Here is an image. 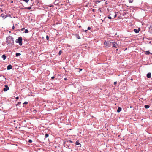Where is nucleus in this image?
I'll use <instances>...</instances> for the list:
<instances>
[{"mask_svg": "<svg viewBox=\"0 0 152 152\" xmlns=\"http://www.w3.org/2000/svg\"><path fill=\"white\" fill-rule=\"evenodd\" d=\"M6 42L9 46H12L14 45V39L12 36H9L6 38Z\"/></svg>", "mask_w": 152, "mask_h": 152, "instance_id": "nucleus-1", "label": "nucleus"}, {"mask_svg": "<svg viewBox=\"0 0 152 152\" xmlns=\"http://www.w3.org/2000/svg\"><path fill=\"white\" fill-rule=\"evenodd\" d=\"M22 37H18V39H17L16 40L15 42L17 43H18L19 44V45L20 46H21L22 45Z\"/></svg>", "mask_w": 152, "mask_h": 152, "instance_id": "nucleus-2", "label": "nucleus"}, {"mask_svg": "<svg viewBox=\"0 0 152 152\" xmlns=\"http://www.w3.org/2000/svg\"><path fill=\"white\" fill-rule=\"evenodd\" d=\"M112 42L110 41H105L104 42V44L106 46L110 47L111 45Z\"/></svg>", "mask_w": 152, "mask_h": 152, "instance_id": "nucleus-3", "label": "nucleus"}, {"mask_svg": "<svg viewBox=\"0 0 152 152\" xmlns=\"http://www.w3.org/2000/svg\"><path fill=\"white\" fill-rule=\"evenodd\" d=\"M9 87L7 85H5V88H4L3 89V91H6L7 90H9Z\"/></svg>", "mask_w": 152, "mask_h": 152, "instance_id": "nucleus-4", "label": "nucleus"}, {"mask_svg": "<svg viewBox=\"0 0 152 152\" xmlns=\"http://www.w3.org/2000/svg\"><path fill=\"white\" fill-rule=\"evenodd\" d=\"M111 43L113 44V47L114 48H117L118 47V45L115 42H112Z\"/></svg>", "mask_w": 152, "mask_h": 152, "instance_id": "nucleus-5", "label": "nucleus"}, {"mask_svg": "<svg viewBox=\"0 0 152 152\" xmlns=\"http://www.w3.org/2000/svg\"><path fill=\"white\" fill-rule=\"evenodd\" d=\"M65 145L64 146L66 147V148H69L70 147L69 145L68 144V142H67L65 141L63 143Z\"/></svg>", "mask_w": 152, "mask_h": 152, "instance_id": "nucleus-6", "label": "nucleus"}, {"mask_svg": "<svg viewBox=\"0 0 152 152\" xmlns=\"http://www.w3.org/2000/svg\"><path fill=\"white\" fill-rule=\"evenodd\" d=\"M140 28H139L137 29H134V32L136 33H138L139 31H140Z\"/></svg>", "mask_w": 152, "mask_h": 152, "instance_id": "nucleus-7", "label": "nucleus"}, {"mask_svg": "<svg viewBox=\"0 0 152 152\" xmlns=\"http://www.w3.org/2000/svg\"><path fill=\"white\" fill-rule=\"evenodd\" d=\"M12 68V66L11 64L9 65L7 68L8 70H9L11 69Z\"/></svg>", "mask_w": 152, "mask_h": 152, "instance_id": "nucleus-8", "label": "nucleus"}, {"mask_svg": "<svg viewBox=\"0 0 152 152\" xmlns=\"http://www.w3.org/2000/svg\"><path fill=\"white\" fill-rule=\"evenodd\" d=\"M147 77L148 78H150L151 77V74L150 72H149L147 74Z\"/></svg>", "mask_w": 152, "mask_h": 152, "instance_id": "nucleus-9", "label": "nucleus"}, {"mask_svg": "<svg viewBox=\"0 0 152 152\" xmlns=\"http://www.w3.org/2000/svg\"><path fill=\"white\" fill-rule=\"evenodd\" d=\"M121 107H119L118 108V109L117 110V112L118 113H119L120 111H121Z\"/></svg>", "mask_w": 152, "mask_h": 152, "instance_id": "nucleus-10", "label": "nucleus"}, {"mask_svg": "<svg viewBox=\"0 0 152 152\" xmlns=\"http://www.w3.org/2000/svg\"><path fill=\"white\" fill-rule=\"evenodd\" d=\"M31 6L30 7H25L24 8V9L26 10H30L31 9Z\"/></svg>", "mask_w": 152, "mask_h": 152, "instance_id": "nucleus-11", "label": "nucleus"}, {"mask_svg": "<svg viewBox=\"0 0 152 152\" xmlns=\"http://www.w3.org/2000/svg\"><path fill=\"white\" fill-rule=\"evenodd\" d=\"M2 58L3 60H4L6 59V56L5 54H4L2 56Z\"/></svg>", "mask_w": 152, "mask_h": 152, "instance_id": "nucleus-12", "label": "nucleus"}, {"mask_svg": "<svg viewBox=\"0 0 152 152\" xmlns=\"http://www.w3.org/2000/svg\"><path fill=\"white\" fill-rule=\"evenodd\" d=\"M150 54H152V53H150V52L149 51H147L145 52V54L146 55H149Z\"/></svg>", "mask_w": 152, "mask_h": 152, "instance_id": "nucleus-13", "label": "nucleus"}, {"mask_svg": "<svg viewBox=\"0 0 152 152\" xmlns=\"http://www.w3.org/2000/svg\"><path fill=\"white\" fill-rule=\"evenodd\" d=\"M76 144L77 145H80V147L81 146V144L79 142V141L78 140L76 142Z\"/></svg>", "mask_w": 152, "mask_h": 152, "instance_id": "nucleus-14", "label": "nucleus"}, {"mask_svg": "<svg viewBox=\"0 0 152 152\" xmlns=\"http://www.w3.org/2000/svg\"><path fill=\"white\" fill-rule=\"evenodd\" d=\"M75 34V35L76 38L78 39H80V37L79 36L78 34Z\"/></svg>", "mask_w": 152, "mask_h": 152, "instance_id": "nucleus-15", "label": "nucleus"}, {"mask_svg": "<svg viewBox=\"0 0 152 152\" xmlns=\"http://www.w3.org/2000/svg\"><path fill=\"white\" fill-rule=\"evenodd\" d=\"M150 107V106L148 105V104H146V105H145V107L146 108V109H148V108H149V107Z\"/></svg>", "mask_w": 152, "mask_h": 152, "instance_id": "nucleus-16", "label": "nucleus"}, {"mask_svg": "<svg viewBox=\"0 0 152 152\" xmlns=\"http://www.w3.org/2000/svg\"><path fill=\"white\" fill-rule=\"evenodd\" d=\"M149 29L150 30L151 33H152V26H150L149 27Z\"/></svg>", "mask_w": 152, "mask_h": 152, "instance_id": "nucleus-17", "label": "nucleus"}, {"mask_svg": "<svg viewBox=\"0 0 152 152\" xmlns=\"http://www.w3.org/2000/svg\"><path fill=\"white\" fill-rule=\"evenodd\" d=\"M1 16L3 18H6V16H5L4 15V14H1Z\"/></svg>", "mask_w": 152, "mask_h": 152, "instance_id": "nucleus-18", "label": "nucleus"}, {"mask_svg": "<svg viewBox=\"0 0 152 152\" xmlns=\"http://www.w3.org/2000/svg\"><path fill=\"white\" fill-rule=\"evenodd\" d=\"M21 55L20 53H17L16 54V56L18 57Z\"/></svg>", "mask_w": 152, "mask_h": 152, "instance_id": "nucleus-19", "label": "nucleus"}, {"mask_svg": "<svg viewBox=\"0 0 152 152\" xmlns=\"http://www.w3.org/2000/svg\"><path fill=\"white\" fill-rule=\"evenodd\" d=\"M65 141H66L67 142H71V143H72L73 142L71 140H66Z\"/></svg>", "mask_w": 152, "mask_h": 152, "instance_id": "nucleus-20", "label": "nucleus"}, {"mask_svg": "<svg viewBox=\"0 0 152 152\" xmlns=\"http://www.w3.org/2000/svg\"><path fill=\"white\" fill-rule=\"evenodd\" d=\"M28 29H26L25 30L24 32L25 33H27L28 32Z\"/></svg>", "mask_w": 152, "mask_h": 152, "instance_id": "nucleus-21", "label": "nucleus"}, {"mask_svg": "<svg viewBox=\"0 0 152 152\" xmlns=\"http://www.w3.org/2000/svg\"><path fill=\"white\" fill-rule=\"evenodd\" d=\"M56 1H57L56 3L55 4V5H57L60 2V0H56Z\"/></svg>", "mask_w": 152, "mask_h": 152, "instance_id": "nucleus-22", "label": "nucleus"}, {"mask_svg": "<svg viewBox=\"0 0 152 152\" xmlns=\"http://www.w3.org/2000/svg\"><path fill=\"white\" fill-rule=\"evenodd\" d=\"M62 53V51L61 50H60L58 53V54L59 55H60Z\"/></svg>", "mask_w": 152, "mask_h": 152, "instance_id": "nucleus-23", "label": "nucleus"}, {"mask_svg": "<svg viewBox=\"0 0 152 152\" xmlns=\"http://www.w3.org/2000/svg\"><path fill=\"white\" fill-rule=\"evenodd\" d=\"M29 0H23V1H25L26 3L28 2L29 1Z\"/></svg>", "mask_w": 152, "mask_h": 152, "instance_id": "nucleus-24", "label": "nucleus"}, {"mask_svg": "<svg viewBox=\"0 0 152 152\" xmlns=\"http://www.w3.org/2000/svg\"><path fill=\"white\" fill-rule=\"evenodd\" d=\"M48 134H46L45 135V138H46L47 137H48Z\"/></svg>", "mask_w": 152, "mask_h": 152, "instance_id": "nucleus-25", "label": "nucleus"}, {"mask_svg": "<svg viewBox=\"0 0 152 152\" xmlns=\"http://www.w3.org/2000/svg\"><path fill=\"white\" fill-rule=\"evenodd\" d=\"M28 142L30 143H31L32 142V141L31 139H29L28 141Z\"/></svg>", "mask_w": 152, "mask_h": 152, "instance_id": "nucleus-26", "label": "nucleus"}, {"mask_svg": "<svg viewBox=\"0 0 152 152\" xmlns=\"http://www.w3.org/2000/svg\"><path fill=\"white\" fill-rule=\"evenodd\" d=\"M46 38L47 40H48L49 39V36L48 35H47L46 36Z\"/></svg>", "mask_w": 152, "mask_h": 152, "instance_id": "nucleus-27", "label": "nucleus"}, {"mask_svg": "<svg viewBox=\"0 0 152 152\" xmlns=\"http://www.w3.org/2000/svg\"><path fill=\"white\" fill-rule=\"evenodd\" d=\"M28 103V102H26V101H25V102L23 104H27Z\"/></svg>", "mask_w": 152, "mask_h": 152, "instance_id": "nucleus-28", "label": "nucleus"}, {"mask_svg": "<svg viewBox=\"0 0 152 152\" xmlns=\"http://www.w3.org/2000/svg\"><path fill=\"white\" fill-rule=\"evenodd\" d=\"M21 102H18V103L17 104L16 106H17V105L20 104H21Z\"/></svg>", "mask_w": 152, "mask_h": 152, "instance_id": "nucleus-29", "label": "nucleus"}, {"mask_svg": "<svg viewBox=\"0 0 152 152\" xmlns=\"http://www.w3.org/2000/svg\"><path fill=\"white\" fill-rule=\"evenodd\" d=\"M133 0H129V3H132L133 2Z\"/></svg>", "mask_w": 152, "mask_h": 152, "instance_id": "nucleus-30", "label": "nucleus"}, {"mask_svg": "<svg viewBox=\"0 0 152 152\" xmlns=\"http://www.w3.org/2000/svg\"><path fill=\"white\" fill-rule=\"evenodd\" d=\"M108 18L110 19H112V18L111 16H109L108 17Z\"/></svg>", "mask_w": 152, "mask_h": 152, "instance_id": "nucleus-31", "label": "nucleus"}, {"mask_svg": "<svg viewBox=\"0 0 152 152\" xmlns=\"http://www.w3.org/2000/svg\"><path fill=\"white\" fill-rule=\"evenodd\" d=\"M91 29V27H88L87 28V30H89Z\"/></svg>", "mask_w": 152, "mask_h": 152, "instance_id": "nucleus-32", "label": "nucleus"}, {"mask_svg": "<svg viewBox=\"0 0 152 152\" xmlns=\"http://www.w3.org/2000/svg\"><path fill=\"white\" fill-rule=\"evenodd\" d=\"M117 83V82H114V85H116Z\"/></svg>", "mask_w": 152, "mask_h": 152, "instance_id": "nucleus-33", "label": "nucleus"}, {"mask_svg": "<svg viewBox=\"0 0 152 152\" xmlns=\"http://www.w3.org/2000/svg\"><path fill=\"white\" fill-rule=\"evenodd\" d=\"M25 29L24 28H22L21 29V31H23Z\"/></svg>", "mask_w": 152, "mask_h": 152, "instance_id": "nucleus-34", "label": "nucleus"}, {"mask_svg": "<svg viewBox=\"0 0 152 152\" xmlns=\"http://www.w3.org/2000/svg\"><path fill=\"white\" fill-rule=\"evenodd\" d=\"M55 1L54 2V4H55L56 3L57 1H56V0H55Z\"/></svg>", "mask_w": 152, "mask_h": 152, "instance_id": "nucleus-35", "label": "nucleus"}, {"mask_svg": "<svg viewBox=\"0 0 152 152\" xmlns=\"http://www.w3.org/2000/svg\"><path fill=\"white\" fill-rule=\"evenodd\" d=\"M19 99V97L18 96L16 97V99Z\"/></svg>", "mask_w": 152, "mask_h": 152, "instance_id": "nucleus-36", "label": "nucleus"}, {"mask_svg": "<svg viewBox=\"0 0 152 152\" xmlns=\"http://www.w3.org/2000/svg\"><path fill=\"white\" fill-rule=\"evenodd\" d=\"M12 29H14V28H15V27L14 26H13V27H12Z\"/></svg>", "mask_w": 152, "mask_h": 152, "instance_id": "nucleus-37", "label": "nucleus"}, {"mask_svg": "<svg viewBox=\"0 0 152 152\" xmlns=\"http://www.w3.org/2000/svg\"><path fill=\"white\" fill-rule=\"evenodd\" d=\"M14 121V122H15V123H16V122H17V123H18V122H17L16 121H15V120H14V121Z\"/></svg>", "mask_w": 152, "mask_h": 152, "instance_id": "nucleus-38", "label": "nucleus"}, {"mask_svg": "<svg viewBox=\"0 0 152 152\" xmlns=\"http://www.w3.org/2000/svg\"><path fill=\"white\" fill-rule=\"evenodd\" d=\"M87 31H88V30H85L84 31H85V32H87Z\"/></svg>", "mask_w": 152, "mask_h": 152, "instance_id": "nucleus-39", "label": "nucleus"}, {"mask_svg": "<svg viewBox=\"0 0 152 152\" xmlns=\"http://www.w3.org/2000/svg\"><path fill=\"white\" fill-rule=\"evenodd\" d=\"M54 78V76H53L51 77V79H53Z\"/></svg>", "mask_w": 152, "mask_h": 152, "instance_id": "nucleus-40", "label": "nucleus"}, {"mask_svg": "<svg viewBox=\"0 0 152 152\" xmlns=\"http://www.w3.org/2000/svg\"><path fill=\"white\" fill-rule=\"evenodd\" d=\"M95 9H94L92 10V11L93 12H94L95 11Z\"/></svg>", "mask_w": 152, "mask_h": 152, "instance_id": "nucleus-41", "label": "nucleus"}, {"mask_svg": "<svg viewBox=\"0 0 152 152\" xmlns=\"http://www.w3.org/2000/svg\"><path fill=\"white\" fill-rule=\"evenodd\" d=\"M116 16H117V15H116V14H115V15H114V18H115L116 17Z\"/></svg>", "mask_w": 152, "mask_h": 152, "instance_id": "nucleus-42", "label": "nucleus"}, {"mask_svg": "<svg viewBox=\"0 0 152 152\" xmlns=\"http://www.w3.org/2000/svg\"><path fill=\"white\" fill-rule=\"evenodd\" d=\"M64 80H67V79L66 78H64Z\"/></svg>", "mask_w": 152, "mask_h": 152, "instance_id": "nucleus-43", "label": "nucleus"}, {"mask_svg": "<svg viewBox=\"0 0 152 152\" xmlns=\"http://www.w3.org/2000/svg\"><path fill=\"white\" fill-rule=\"evenodd\" d=\"M97 2H98V3H99L100 2V1H97Z\"/></svg>", "mask_w": 152, "mask_h": 152, "instance_id": "nucleus-44", "label": "nucleus"}, {"mask_svg": "<svg viewBox=\"0 0 152 152\" xmlns=\"http://www.w3.org/2000/svg\"><path fill=\"white\" fill-rule=\"evenodd\" d=\"M80 71H81L82 70V69H80Z\"/></svg>", "mask_w": 152, "mask_h": 152, "instance_id": "nucleus-45", "label": "nucleus"}, {"mask_svg": "<svg viewBox=\"0 0 152 152\" xmlns=\"http://www.w3.org/2000/svg\"><path fill=\"white\" fill-rule=\"evenodd\" d=\"M21 9H24V8H21Z\"/></svg>", "mask_w": 152, "mask_h": 152, "instance_id": "nucleus-46", "label": "nucleus"}, {"mask_svg": "<svg viewBox=\"0 0 152 152\" xmlns=\"http://www.w3.org/2000/svg\"><path fill=\"white\" fill-rule=\"evenodd\" d=\"M16 124V123H14V124Z\"/></svg>", "mask_w": 152, "mask_h": 152, "instance_id": "nucleus-47", "label": "nucleus"}, {"mask_svg": "<svg viewBox=\"0 0 152 152\" xmlns=\"http://www.w3.org/2000/svg\"><path fill=\"white\" fill-rule=\"evenodd\" d=\"M11 2H13V1H11Z\"/></svg>", "mask_w": 152, "mask_h": 152, "instance_id": "nucleus-48", "label": "nucleus"}, {"mask_svg": "<svg viewBox=\"0 0 152 152\" xmlns=\"http://www.w3.org/2000/svg\"><path fill=\"white\" fill-rule=\"evenodd\" d=\"M131 80H133L132 79H131Z\"/></svg>", "mask_w": 152, "mask_h": 152, "instance_id": "nucleus-49", "label": "nucleus"}, {"mask_svg": "<svg viewBox=\"0 0 152 152\" xmlns=\"http://www.w3.org/2000/svg\"><path fill=\"white\" fill-rule=\"evenodd\" d=\"M31 1H32V0H31Z\"/></svg>", "mask_w": 152, "mask_h": 152, "instance_id": "nucleus-50", "label": "nucleus"}]
</instances>
